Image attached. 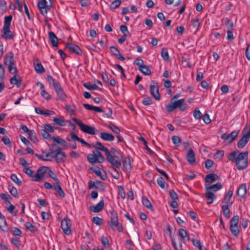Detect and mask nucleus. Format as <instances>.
<instances>
[{
  "label": "nucleus",
  "mask_w": 250,
  "mask_h": 250,
  "mask_svg": "<svg viewBox=\"0 0 250 250\" xmlns=\"http://www.w3.org/2000/svg\"><path fill=\"white\" fill-rule=\"evenodd\" d=\"M248 151L240 152L238 150L234 151L229 153L228 159L231 161L235 162L238 170H242L248 165Z\"/></svg>",
  "instance_id": "1"
},
{
  "label": "nucleus",
  "mask_w": 250,
  "mask_h": 250,
  "mask_svg": "<svg viewBox=\"0 0 250 250\" xmlns=\"http://www.w3.org/2000/svg\"><path fill=\"white\" fill-rule=\"evenodd\" d=\"M4 63L7 66L11 74L18 73L16 62L14 60V54L12 52H9L5 54L4 58Z\"/></svg>",
  "instance_id": "2"
},
{
  "label": "nucleus",
  "mask_w": 250,
  "mask_h": 250,
  "mask_svg": "<svg viewBox=\"0 0 250 250\" xmlns=\"http://www.w3.org/2000/svg\"><path fill=\"white\" fill-rule=\"evenodd\" d=\"M110 220L107 222V224L112 229H114L115 227H116L119 232H122L123 231V228L122 225L119 222L118 214L116 211L113 209L110 211Z\"/></svg>",
  "instance_id": "3"
},
{
  "label": "nucleus",
  "mask_w": 250,
  "mask_h": 250,
  "mask_svg": "<svg viewBox=\"0 0 250 250\" xmlns=\"http://www.w3.org/2000/svg\"><path fill=\"white\" fill-rule=\"evenodd\" d=\"M87 159L91 164L102 163L104 161V156L98 149L93 150L92 153L88 154Z\"/></svg>",
  "instance_id": "4"
},
{
  "label": "nucleus",
  "mask_w": 250,
  "mask_h": 250,
  "mask_svg": "<svg viewBox=\"0 0 250 250\" xmlns=\"http://www.w3.org/2000/svg\"><path fill=\"white\" fill-rule=\"evenodd\" d=\"M87 159L91 164L102 163L104 161V156L98 149L93 150L92 153L88 154Z\"/></svg>",
  "instance_id": "5"
},
{
  "label": "nucleus",
  "mask_w": 250,
  "mask_h": 250,
  "mask_svg": "<svg viewBox=\"0 0 250 250\" xmlns=\"http://www.w3.org/2000/svg\"><path fill=\"white\" fill-rule=\"evenodd\" d=\"M87 159L91 164L102 163L104 161V156L98 149L93 150L92 153L88 154Z\"/></svg>",
  "instance_id": "6"
},
{
  "label": "nucleus",
  "mask_w": 250,
  "mask_h": 250,
  "mask_svg": "<svg viewBox=\"0 0 250 250\" xmlns=\"http://www.w3.org/2000/svg\"><path fill=\"white\" fill-rule=\"evenodd\" d=\"M72 120L80 126L81 130L83 132L90 135L96 134V129L95 127L85 125L81 120L75 118H73Z\"/></svg>",
  "instance_id": "7"
},
{
  "label": "nucleus",
  "mask_w": 250,
  "mask_h": 250,
  "mask_svg": "<svg viewBox=\"0 0 250 250\" xmlns=\"http://www.w3.org/2000/svg\"><path fill=\"white\" fill-rule=\"evenodd\" d=\"M38 7L42 15L46 16L52 7L51 0H41L38 2Z\"/></svg>",
  "instance_id": "8"
},
{
  "label": "nucleus",
  "mask_w": 250,
  "mask_h": 250,
  "mask_svg": "<svg viewBox=\"0 0 250 250\" xmlns=\"http://www.w3.org/2000/svg\"><path fill=\"white\" fill-rule=\"evenodd\" d=\"M105 156L106 160L114 167L113 168H119L121 167V162L118 157L113 156L109 151L105 154Z\"/></svg>",
  "instance_id": "9"
},
{
  "label": "nucleus",
  "mask_w": 250,
  "mask_h": 250,
  "mask_svg": "<svg viewBox=\"0 0 250 250\" xmlns=\"http://www.w3.org/2000/svg\"><path fill=\"white\" fill-rule=\"evenodd\" d=\"M150 91L151 95L156 100H159L161 95L159 91L158 83L155 81H152L150 86Z\"/></svg>",
  "instance_id": "10"
},
{
  "label": "nucleus",
  "mask_w": 250,
  "mask_h": 250,
  "mask_svg": "<svg viewBox=\"0 0 250 250\" xmlns=\"http://www.w3.org/2000/svg\"><path fill=\"white\" fill-rule=\"evenodd\" d=\"M184 99H181L177 101H173L171 99L170 101V104L166 105V108L168 112H171L177 107L179 108L182 103H184Z\"/></svg>",
  "instance_id": "11"
},
{
  "label": "nucleus",
  "mask_w": 250,
  "mask_h": 250,
  "mask_svg": "<svg viewBox=\"0 0 250 250\" xmlns=\"http://www.w3.org/2000/svg\"><path fill=\"white\" fill-rule=\"evenodd\" d=\"M61 227L63 232L66 234L69 235L71 233V221L68 218H64L62 220L61 222Z\"/></svg>",
  "instance_id": "12"
},
{
  "label": "nucleus",
  "mask_w": 250,
  "mask_h": 250,
  "mask_svg": "<svg viewBox=\"0 0 250 250\" xmlns=\"http://www.w3.org/2000/svg\"><path fill=\"white\" fill-rule=\"evenodd\" d=\"M65 48L68 49L71 53H75L78 55H82L83 51L82 49L77 45L66 43L65 44Z\"/></svg>",
  "instance_id": "13"
},
{
  "label": "nucleus",
  "mask_w": 250,
  "mask_h": 250,
  "mask_svg": "<svg viewBox=\"0 0 250 250\" xmlns=\"http://www.w3.org/2000/svg\"><path fill=\"white\" fill-rule=\"evenodd\" d=\"M1 37L6 40L7 39H13L14 37L13 35L12 32L11 31L10 29V27L6 28L3 27L2 34L1 35Z\"/></svg>",
  "instance_id": "14"
},
{
  "label": "nucleus",
  "mask_w": 250,
  "mask_h": 250,
  "mask_svg": "<svg viewBox=\"0 0 250 250\" xmlns=\"http://www.w3.org/2000/svg\"><path fill=\"white\" fill-rule=\"evenodd\" d=\"M99 186H100L103 189L105 188L104 183L99 181H96L95 182L90 181L88 183V188L89 189H98Z\"/></svg>",
  "instance_id": "15"
},
{
  "label": "nucleus",
  "mask_w": 250,
  "mask_h": 250,
  "mask_svg": "<svg viewBox=\"0 0 250 250\" xmlns=\"http://www.w3.org/2000/svg\"><path fill=\"white\" fill-rule=\"evenodd\" d=\"M104 207V201L102 200L99 203L95 206H91L89 207L90 211L97 213L101 211Z\"/></svg>",
  "instance_id": "16"
},
{
  "label": "nucleus",
  "mask_w": 250,
  "mask_h": 250,
  "mask_svg": "<svg viewBox=\"0 0 250 250\" xmlns=\"http://www.w3.org/2000/svg\"><path fill=\"white\" fill-rule=\"evenodd\" d=\"M246 184H242L237 189V195L242 198H244L246 197Z\"/></svg>",
  "instance_id": "17"
},
{
  "label": "nucleus",
  "mask_w": 250,
  "mask_h": 250,
  "mask_svg": "<svg viewBox=\"0 0 250 250\" xmlns=\"http://www.w3.org/2000/svg\"><path fill=\"white\" fill-rule=\"evenodd\" d=\"M34 66L37 73L42 74L45 72V69L39 60H37L36 61H34Z\"/></svg>",
  "instance_id": "18"
},
{
  "label": "nucleus",
  "mask_w": 250,
  "mask_h": 250,
  "mask_svg": "<svg viewBox=\"0 0 250 250\" xmlns=\"http://www.w3.org/2000/svg\"><path fill=\"white\" fill-rule=\"evenodd\" d=\"M187 160L189 164L193 165L196 162V158L194 152L192 148H190L187 155Z\"/></svg>",
  "instance_id": "19"
},
{
  "label": "nucleus",
  "mask_w": 250,
  "mask_h": 250,
  "mask_svg": "<svg viewBox=\"0 0 250 250\" xmlns=\"http://www.w3.org/2000/svg\"><path fill=\"white\" fill-rule=\"evenodd\" d=\"M220 177L215 173H209L206 175L205 182L206 183H211L216 180H220Z\"/></svg>",
  "instance_id": "20"
},
{
  "label": "nucleus",
  "mask_w": 250,
  "mask_h": 250,
  "mask_svg": "<svg viewBox=\"0 0 250 250\" xmlns=\"http://www.w3.org/2000/svg\"><path fill=\"white\" fill-rule=\"evenodd\" d=\"M123 169L125 171H129L132 169L130 158L129 156L126 157L123 162Z\"/></svg>",
  "instance_id": "21"
},
{
  "label": "nucleus",
  "mask_w": 250,
  "mask_h": 250,
  "mask_svg": "<svg viewBox=\"0 0 250 250\" xmlns=\"http://www.w3.org/2000/svg\"><path fill=\"white\" fill-rule=\"evenodd\" d=\"M49 40L53 47H57L58 46V39L56 35L52 31L48 33Z\"/></svg>",
  "instance_id": "22"
},
{
  "label": "nucleus",
  "mask_w": 250,
  "mask_h": 250,
  "mask_svg": "<svg viewBox=\"0 0 250 250\" xmlns=\"http://www.w3.org/2000/svg\"><path fill=\"white\" fill-rule=\"evenodd\" d=\"M100 138L105 141H113L114 140V136L111 133L107 132H101Z\"/></svg>",
  "instance_id": "23"
},
{
  "label": "nucleus",
  "mask_w": 250,
  "mask_h": 250,
  "mask_svg": "<svg viewBox=\"0 0 250 250\" xmlns=\"http://www.w3.org/2000/svg\"><path fill=\"white\" fill-rule=\"evenodd\" d=\"M83 107L88 110H94L98 112H104V111L100 107L93 106L88 104H83Z\"/></svg>",
  "instance_id": "24"
},
{
  "label": "nucleus",
  "mask_w": 250,
  "mask_h": 250,
  "mask_svg": "<svg viewBox=\"0 0 250 250\" xmlns=\"http://www.w3.org/2000/svg\"><path fill=\"white\" fill-rule=\"evenodd\" d=\"M222 188V185L220 182H218L214 185L206 187V190H211L213 192H216Z\"/></svg>",
  "instance_id": "25"
},
{
  "label": "nucleus",
  "mask_w": 250,
  "mask_h": 250,
  "mask_svg": "<svg viewBox=\"0 0 250 250\" xmlns=\"http://www.w3.org/2000/svg\"><path fill=\"white\" fill-rule=\"evenodd\" d=\"M93 146L95 147L96 149L104 151L105 152V154H106L107 152L109 151V150L105 146H104L102 145V144L100 142H96V143L94 145H93Z\"/></svg>",
  "instance_id": "26"
},
{
  "label": "nucleus",
  "mask_w": 250,
  "mask_h": 250,
  "mask_svg": "<svg viewBox=\"0 0 250 250\" xmlns=\"http://www.w3.org/2000/svg\"><path fill=\"white\" fill-rule=\"evenodd\" d=\"M6 226L7 222L5 217L0 218V229L2 231L4 232H7L8 231V229L6 227Z\"/></svg>",
  "instance_id": "27"
},
{
  "label": "nucleus",
  "mask_w": 250,
  "mask_h": 250,
  "mask_svg": "<svg viewBox=\"0 0 250 250\" xmlns=\"http://www.w3.org/2000/svg\"><path fill=\"white\" fill-rule=\"evenodd\" d=\"M55 189L58 193V194L62 198H64L65 196V193L62 190V187L60 186V182H57L55 184Z\"/></svg>",
  "instance_id": "28"
},
{
  "label": "nucleus",
  "mask_w": 250,
  "mask_h": 250,
  "mask_svg": "<svg viewBox=\"0 0 250 250\" xmlns=\"http://www.w3.org/2000/svg\"><path fill=\"white\" fill-rule=\"evenodd\" d=\"M51 139L53 140L54 142H55L58 144H62L63 146L64 147V148L67 147L66 142L64 140L60 138V137H59V136L52 137L51 138Z\"/></svg>",
  "instance_id": "29"
},
{
  "label": "nucleus",
  "mask_w": 250,
  "mask_h": 250,
  "mask_svg": "<svg viewBox=\"0 0 250 250\" xmlns=\"http://www.w3.org/2000/svg\"><path fill=\"white\" fill-rule=\"evenodd\" d=\"M223 214L225 217L229 219L230 217V210L229 208V204H225L222 206Z\"/></svg>",
  "instance_id": "30"
},
{
  "label": "nucleus",
  "mask_w": 250,
  "mask_h": 250,
  "mask_svg": "<svg viewBox=\"0 0 250 250\" xmlns=\"http://www.w3.org/2000/svg\"><path fill=\"white\" fill-rule=\"evenodd\" d=\"M233 193V188H230L229 189V190L227 194L225 195L224 197V202L225 204H229V202L231 199L232 195Z\"/></svg>",
  "instance_id": "31"
},
{
  "label": "nucleus",
  "mask_w": 250,
  "mask_h": 250,
  "mask_svg": "<svg viewBox=\"0 0 250 250\" xmlns=\"http://www.w3.org/2000/svg\"><path fill=\"white\" fill-rule=\"evenodd\" d=\"M142 203L146 208L150 209L151 210H153L151 203L146 197L143 196L142 197Z\"/></svg>",
  "instance_id": "32"
},
{
  "label": "nucleus",
  "mask_w": 250,
  "mask_h": 250,
  "mask_svg": "<svg viewBox=\"0 0 250 250\" xmlns=\"http://www.w3.org/2000/svg\"><path fill=\"white\" fill-rule=\"evenodd\" d=\"M206 196L208 200H210V202H207L208 205L212 204L216 197L215 195L212 192L209 191L206 192Z\"/></svg>",
  "instance_id": "33"
},
{
  "label": "nucleus",
  "mask_w": 250,
  "mask_h": 250,
  "mask_svg": "<svg viewBox=\"0 0 250 250\" xmlns=\"http://www.w3.org/2000/svg\"><path fill=\"white\" fill-rule=\"evenodd\" d=\"M53 121L55 125H58L61 126H65L66 125V122L63 118H54Z\"/></svg>",
  "instance_id": "34"
},
{
  "label": "nucleus",
  "mask_w": 250,
  "mask_h": 250,
  "mask_svg": "<svg viewBox=\"0 0 250 250\" xmlns=\"http://www.w3.org/2000/svg\"><path fill=\"white\" fill-rule=\"evenodd\" d=\"M179 235L185 241H189V237L187 235V232L183 229H179Z\"/></svg>",
  "instance_id": "35"
},
{
  "label": "nucleus",
  "mask_w": 250,
  "mask_h": 250,
  "mask_svg": "<svg viewBox=\"0 0 250 250\" xmlns=\"http://www.w3.org/2000/svg\"><path fill=\"white\" fill-rule=\"evenodd\" d=\"M98 169H100V168L99 167H97ZM89 169L92 171L93 172H94V173H95L98 176H99L100 177V178L103 180H105L107 176H104L103 175H102V173H101V172L100 171V169H98V170H96L95 169V168L94 167H89Z\"/></svg>",
  "instance_id": "36"
},
{
  "label": "nucleus",
  "mask_w": 250,
  "mask_h": 250,
  "mask_svg": "<svg viewBox=\"0 0 250 250\" xmlns=\"http://www.w3.org/2000/svg\"><path fill=\"white\" fill-rule=\"evenodd\" d=\"M157 183L158 185L161 187V188L163 189L168 188V185L167 184L166 185V182L164 178L162 177H159L157 179Z\"/></svg>",
  "instance_id": "37"
},
{
  "label": "nucleus",
  "mask_w": 250,
  "mask_h": 250,
  "mask_svg": "<svg viewBox=\"0 0 250 250\" xmlns=\"http://www.w3.org/2000/svg\"><path fill=\"white\" fill-rule=\"evenodd\" d=\"M53 157L55 158L56 162L58 163L64 162L65 159V154L64 153H63L62 155L61 154H54Z\"/></svg>",
  "instance_id": "38"
},
{
  "label": "nucleus",
  "mask_w": 250,
  "mask_h": 250,
  "mask_svg": "<svg viewBox=\"0 0 250 250\" xmlns=\"http://www.w3.org/2000/svg\"><path fill=\"white\" fill-rule=\"evenodd\" d=\"M8 190L10 194L15 198H18L19 197L18 192L16 188L13 187L12 185H9L8 187Z\"/></svg>",
  "instance_id": "39"
},
{
  "label": "nucleus",
  "mask_w": 250,
  "mask_h": 250,
  "mask_svg": "<svg viewBox=\"0 0 250 250\" xmlns=\"http://www.w3.org/2000/svg\"><path fill=\"white\" fill-rule=\"evenodd\" d=\"M48 169H49L48 167L42 166L38 168L37 172L39 174L42 178H43L44 174L47 172Z\"/></svg>",
  "instance_id": "40"
},
{
  "label": "nucleus",
  "mask_w": 250,
  "mask_h": 250,
  "mask_svg": "<svg viewBox=\"0 0 250 250\" xmlns=\"http://www.w3.org/2000/svg\"><path fill=\"white\" fill-rule=\"evenodd\" d=\"M83 86L87 88L88 90H93L97 89H99L100 90H102V88H99L98 85H97L96 84H94L93 85L90 84L89 83H84L83 84Z\"/></svg>",
  "instance_id": "41"
},
{
  "label": "nucleus",
  "mask_w": 250,
  "mask_h": 250,
  "mask_svg": "<svg viewBox=\"0 0 250 250\" xmlns=\"http://www.w3.org/2000/svg\"><path fill=\"white\" fill-rule=\"evenodd\" d=\"M108 127L114 133L117 134H119L121 132L120 128L112 123H110L108 125Z\"/></svg>",
  "instance_id": "42"
},
{
  "label": "nucleus",
  "mask_w": 250,
  "mask_h": 250,
  "mask_svg": "<svg viewBox=\"0 0 250 250\" xmlns=\"http://www.w3.org/2000/svg\"><path fill=\"white\" fill-rule=\"evenodd\" d=\"M25 227L27 229L30 230L32 232H35L38 231L37 228L36 226L33 225L30 222H26Z\"/></svg>",
  "instance_id": "43"
},
{
  "label": "nucleus",
  "mask_w": 250,
  "mask_h": 250,
  "mask_svg": "<svg viewBox=\"0 0 250 250\" xmlns=\"http://www.w3.org/2000/svg\"><path fill=\"white\" fill-rule=\"evenodd\" d=\"M12 19V15H9V16L5 17L4 21V25H3V27H6V28L10 27Z\"/></svg>",
  "instance_id": "44"
},
{
  "label": "nucleus",
  "mask_w": 250,
  "mask_h": 250,
  "mask_svg": "<svg viewBox=\"0 0 250 250\" xmlns=\"http://www.w3.org/2000/svg\"><path fill=\"white\" fill-rule=\"evenodd\" d=\"M122 3L121 0H115L113 1L110 4V8L112 11H114V10L119 7Z\"/></svg>",
  "instance_id": "45"
},
{
  "label": "nucleus",
  "mask_w": 250,
  "mask_h": 250,
  "mask_svg": "<svg viewBox=\"0 0 250 250\" xmlns=\"http://www.w3.org/2000/svg\"><path fill=\"white\" fill-rule=\"evenodd\" d=\"M139 140L143 142V144L145 146L146 149L149 154L152 155L154 154V152L147 146V142L143 137H140Z\"/></svg>",
  "instance_id": "46"
},
{
  "label": "nucleus",
  "mask_w": 250,
  "mask_h": 250,
  "mask_svg": "<svg viewBox=\"0 0 250 250\" xmlns=\"http://www.w3.org/2000/svg\"><path fill=\"white\" fill-rule=\"evenodd\" d=\"M161 56L163 60L167 61L169 59V55L167 48H163L161 51Z\"/></svg>",
  "instance_id": "47"
},
{
  "label": "nucleus",
  "mask_w": 250,
  "mask_h": 250,
  "mask_svg": "<svg viewBox=\"0 0 250 250\" xmlns=\"http://www.w3.org/2000/svg\"><path fill=\"white\" fill-rule=\"evenodd\" d=\"M145 75H149L151 74V71L149 67L146 65H144L142 69L139 70Z\"/></svg>",
  "instance_id": "48"
},
{
  "label": "nucleus",
  "mask_w": 250,
  "mask_h": 250,
  "mask_svg": "<svg viewBox=\"0 0 250 250\" xmlns=\"http://www.w3.org/2000/svg\"><path fill=\"white\" fill-rule=\"evenodd\" d=\"M239 133V130H235L232 131L230 134H229L230 137V140H229V143H231L233 142V141L235 139V138L238 136Z\"/></svg>",
  "instance_id": "49"
},
{
  "label": "nucleus",
  "mask_w": 250,
  "mask_h": 250,
  "mask_svg": "<svg viewBox=\"0 0 250 250\" xmlns=\"http://www.w3.org/2000/svg\"><path fill=\"white\" fill-rule=\"evenodd\" d=\"M29 136V138H30V140L33 142V143H35L38 141L37 138L36 136V133L34 130H31L29 133L28 134Z\"/></svg>",
  "instance_id": "50"
},
{
  "label": "nucleus",
  "mask_w": 250,
  "mask_h": 250,
  "mask_svg": "<svg viewBox=\"0 0 250 250\" xmlns=\"http://www.w3.org/2000/svg\"><path fill=\"white\" fill-rule=\"evenodd\" d=\"M229 229L230 231L233 235L238 236L239 235L240 231L237 226H230Z\"/></svg>",
  "instance_id": "51"
},
{
  "label": "nucleus",
  "mask_w": 250,
  "mask_h": 250,
  "mask_svg": "<svg viewBox=\"0 0 250 250\" xmlns=\"http://www.w3.org/2000/svg\"><path fill=\"white\" fill-rule=\"evenodd\" d=\"M0 197L5 203H8L10 204V200H11L12 199V198L10 197V196L9 194H5V193H0Z\"/></svg>",
  "instance_id": "52"
},
{
  "label": "nucleus",
  "mask_w": 250,
  "mask_h": 250,
  "mask_svg": "<svg viewBox=\"0 0 250 250\" xmlns=\"http://www.w3.org/2000/svg\"><path fill=\"white\" fill-rule=\"evenodd\" d=\"M40 133L42 136L46 139H51V135L49 133L48 131L44 129H41L40 130Z\"/></svg>",
  "instance_id": "53"
},
{
  "label": "nucleus",
  "mask_w": 250,
  "mask_h": 250,
  "mask_svg": "<svg viewBox=\"0 0 250 250\" xmlns=\"http://www.w3.org/2000/svg\"><path fill=\"white\" fill-rule=\"evenodd\" d=\"M92 221L93 223L98 226L102 225L103 222V219L98 216L93 217Z\"/></svg>",
  "instance_id": "54"
},
{
  "label": "nucleus",
  "mask_w": 250,
  "mask_h": 250,
  "mask_svg": "<svg viewBox=\"0 0 250 250\" xmlns=\"http://www.w3.org/2000/svg\"><path fill=\"white\" fill-rule=\"evenodd\" d=\"M47 172H48L49 177L51 178H52L55 182V184H56L57 182H59V181L58 179L57 178L56 174L49 168V169H48Z\"/></svg>",
  "instance_id": "55"
},
{
  "label": "nucleus",
  "mask_w": 250,
  "mask_h": 250,
  "mask_svg": "<svg viewBox=\"0 0 250 250\" xmlns=\"http://www.w3.org/2000/svg\"><path fill=\"white\" fill-rule=\"evenodd\" d=\"M10 178L17 185L21 186V181L18 178L15 174H12Z\"/></svg>",
  "instance_id": "56"
},
{
  "label": "nucleus",
  "mask_w": 250,
  "mask_h": 250,
  "mask_svg": "<svg viewBox=\"0 0 250 250\" xmlns=\"http://www.w3.org/2000/svg\"><path fill=\"white\" fill-rule=\"evenodd\" d=\"M239 222V216L236 215L234 216L230 221V226H238Z\"/></svg>",
  "instance_id": "57"
},
{
  "label": "nucleus",
  "mask_w": 250,
  "mask_h": 250,
  "mask_svg": "<svg viewBox=\"0 0 250 250\" xmlns=\"http://www.w3.org/2000/svg\"><path fill=\"white\" fill-rule=\"evenodd\" d=\"M171 140L173 144L177 146H179L181 144V139L177 136H172L171 138Z\"/></svg>",
  "instance_id": "58"
},
{
  "label": "nucleus",
  "mask_w": 250,
  "mask_h": 250,
  "mask_svg": "<svg viewBox=\"0 0 250 250\" xmlns=\"http://www.w3.org/2000/svg\"><path fill=\"white\" fill-rule=\"evenodd\" d=\"M134 64L139 66V70L142 69L144 65L143 60L139 58H137L135 60Z\"/></svg>",
  "instance_id": "59"
},
{
  "label": "nucleus",
  "mask_w": 250,
  "mask_h": 250,
  "mask_svg": "<svg viewBox=\"0 0 250 250\" xmlns=\"http://www.w3.org/2000/svg\"><path fill=\"white\" fill-rule=\"evenodd\" d=\"M18 73H13L14 76L10 79V83L12 84L18 85Z\"/></svg>",
  "instance_id": "60"
},
{
  "label": "nucleus",
  "mask_w": 250,
  "mask_h": 250,
  "mask_svg": "<svg viewBox=\"0 0 250 250\" xmlns=\"http://www.w3.org/2000/svg\"><path fill=\"white\" fill-rule=\"evenodd\" d=\"M57 94L59 100L63 101L65 99L66 95L64 93L63 89L57 92Z\"/></svg>",
  "instance_id": "61"
},
{
  "label": "nucleus",
  "mask_w": 250,
  "mask_h": 250,
  "mask_svg": "<svg viewBox=\"0 0 250 250\" xmlns=\"http://www.w3.org/2000/svg\"><path fill=\"white\" fill-rule=\"evenodd\" d=\"M224 155V151L223 150H218L214 154V157L221 160Z\"/></svg>",
  "instance_id": "62"
},
{
  "label": "nucleus",
  "mask_w": 250,
  "mask_h": 250,
  "mask_svg": "<svg viewBox=\"0 0 250 250\" xmlns=\"http://www.w3.org/2000/svg\"><path fill=\"white\" fill-rule=\"evenodd\" d=\"M11 242L18 249L20 248V247L21 244V241L19 239L12 238L11 239Z\"/></svg>",
  "instance_id": "63"
},
{
  "label": "nucleus",
  "mask_w": 250,
  "mask_h": 250,
  "mask_svg": "<svg viewBox=\"0 0 250 250\" xmlns=\"http://www.w3.org/2000/svg\"><path fill=\"white\" fill-rule=\"evenodd\" d=\"M41 94L46 100H48L51 99V95L44 89L41 91Z\"/></svg>",
  "instance_id": "64"
}]
</instances>
